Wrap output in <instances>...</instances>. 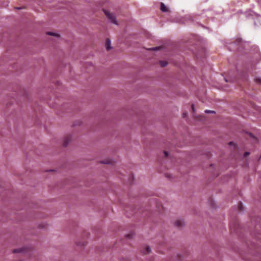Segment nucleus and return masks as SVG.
<instances>
[{
  "label": "nucleus",
  "instance_id": "nucleus-6",
  "mask_svg": "<svg viewBox=\"0 0 261 261\" xmlns=\"http://www.w3.org/2000/svg\"><path fill=\"white\" fill-rule=\"evenodd\" d=\"M247 15L252 16V17L258 16V15L256 13H255L254 12H253L252 11H250L248 12L247 13Z\"/></svg>",
  "mask_w": 261,
  "mask_h": 261
},
{
  "label": "nucleus",
  "instance_id": "nucleus-5",
  "mask_svg": "<svg viewBox=\"0 0 261 261\" xmlns=\"http://www.w3.org/2000/svg\"><path fill=\"white\" fill-rule=\"evenodd\" d=\"M161 10L162 12H166L167 11V9L165 6V5L162 3L161 4Z\"/></svg>",
  "mask_w": 261,
  "mask_h": 261
},
{
  "label": "nucleus",
  "instance_id": "nucleus-18",
  "mask_svg": "<svg viewBox=\"0 0 261 261\" xmlns=\"http://www.w3.org/2000/svg\"><path fill=\"white\" fill-rule=\"evenodd\" d=\"M240 208L241 210L242 208V205L240 206Z\"/></svg>",
  "mask_w": 261,
  "mask_h": 261
},
{
  "label": "nucleus",
  "instance_id": "nucleus-11",
  "mask_svg": "<svg viewBox=\"0 0 261 261\" xmlns=\"http://www.w3.org/2000/svg\"><path fill=\"white\" fill-rule=\"evenodd\" d=\"M47 34L50 36H56V33L53 32H47Z\"/></svg>",
  "mask_w": 261,
  "mask_h": 261
},
{
  "label": "nucleus",
  "instance_id": "nucleus-4",
  "mask_svg": "<svg viewBox=\"0 0 261 261\" xmlns=\"http://www.w3.org/2000/svg\"><path fill=\"white\" fill-rule=\"evenodd\" d=\"M106 47H107V50H109L110 49L112 48V47L111 46V40L109 39H107Z\"/></svg>",
  "mask_w": 261,
  "mask_h": 261
},
{
  "label": "nucleus",
  "instance_id": "nucleus-13",
  "mask_svg": "<svg viewBox=\"0 0 261 261\" xmlns=\"http://www.w3.org/2000/svg\"><path fill=\"white\" fill-rule=\"evenodd\" d=\"M101 163L108 164H110V163L109 161H102V162H101Z\"/></svg>",
  "mask_w": 261,
  "mask_h": 261
},
{
  "label": "nucleus",
  "instance_id": "nucleus-15",
  "mask_svg": "<svg viewBox=\"0 0 261 261\" xmlns=\"http://www.w3.org/2000/svg\"><path fill=\"white\" fill-rule=\"evenodd\" d=\"M164 154L166 156H167L168 155V152L167 151H165Z\"/></svg>",
  "mask_w": 261,
  "mask_h": 261
},
{
  "label": "nucleus",
  "instance_id": "nucleus-17",
  "mask_svg": "<svg viewBox=\"0 0 261 261\" xmlns=\"http://www.w3.org/2000/svg\"><path fill=\"white\" fill-rule=\"evenodd\" d=\"M187 115V113H184L183 114V117H186Z\"/></svg>",
  "mask_w": 261,
  "mask_h": 261
},
{
  "label": "nucleus",
  "instance_id": "nucleus-8",
  "mask_svg": "<svg viewBox=\"0 0 261 261\" xmlns=\"http://www.w3.org/2000/svg\"><path fill=\"white\" fill-rule=\"evenodd\" d=\"M151 252V249L149 247H147L146 249L144 251V254H147Z\"/></svg>",
  "mask_w": 261,
  "mask_h": 261
},
{
  "label": "nucleus",
  "instance_id": "nucleus-9",
  "mask_svg": "<svg viewBox=\"0 0 261 261\" xmlns=\"http://www.w3.org/2000/svg\"><path fill=\"white\" fill-rule=\"evenodd\" d=\"M160 64H161L162 67H165L167 65L168 63L166 61H161L160 62Z\"/></svg>",
  "mask_w": 261,
  "mask_h": 261
},
{
  "label": "nucleus",
  "instance_id": "nucleus-7",
  "mask_svg": "<svg viewBox=\"0 0 261 261\" xmlns=\"http://www.w3.org/2000/svg\"><path fill=\"white\" fill-rule=\"evenodd\" d=\"M23 249L22 248H19V249H15L13 250L14 253H20L23 252Z\"/></svg>",
  "mask_w": 261,
  "mask_h": 261
},
{
  "label": "nucleus",
  "instance_id": "nucleus-10",
  "mask_svg": "<svg viewBox=\"0 0 261 261\" xmlns=\"http://www.w3.org/2000/svg\"><path fill=\"white\" fill-rule=\"evenodd\" d=\"M204 112L205 113H212V114L215 113V112L214 111H211V110H205Z\"/></svg>",
  "mask_w": 261,
  "mask_h": 261
},
{
  "label": "nucleus",
  "instance_id": "nucleus-1",
  "mask_svg": "<svg viewBox=\"0 0 261 261\" xmlns=\"http://www.w3.org/2000/svg\"><path fill=\"white\" fill-rule=\"evenodd\" d=\"M105 13L111 22L116 25H118V22L116 19L115 16L113 15V14L106 11H105Z\"/></svg>",
  "mask_w": 261,
  "mask_h": 261
},
{
  "label": "nucleus",
  "instance_id": "nucleus-14",
  "mask_svg": "<svg viewBox=\"0 0 261 261\" xmlns=\"http://www.w3.org/2000/svg\"><path fill=\"white\" fill-rule=\"evenodd\" d=\"M149 50H157L158 49V47H155V48H151L149 49Z\"/></svg>",
  "mask_w": 261,
  "mask_h": 261
},
{
  "label": "nucleus",
  "instance_id": "nucleus-16",
  "mask_svg": "<svg viewBox=\"0 0 261 261\" xmlns=\"http://www.w3.org/2000/svg\"><path fill=\"white\" fill-rule=\"evenodd\" d=\"M249 154V152H246L245 153V156H247V155H248Z\"/></svg>",
  "mask_w": 261,
  "mask_h": 261
},
{
  "label": "nucleus",
  "instance_id": "nucleus-2",
  "mask_svg": "<svg viewBox=\"0 0 261 261\" xmlns=\"http://www.w3.org/2000/svg\"><path fill=\"white\" fill-rule=\"evenodd\" d=\"M174 225L177 228H180L184 226L185 223L184 221L181 219H178L175 221Z\"/></svg>",
  "mask_w": 261,
  "mask_h": 261
},
{
  "label": "nucleus",
  "instance_id": "nucleus-12",
  "mask_svg": "<svg viewBox=\"0 0 261 261\" xmlns=\"http://www.w3.org/2000/svg\"><path fill=\"white\" fill-rule=\"evenodd\" d=\"M191 108H192V110L193 112H195V107H194V104H192V106H191Z\"/></svg>",
  "mask_w": 261,
  "mask_h": 261
},
{
  "label": "nucleus",
  "instance_id": "nucleus-3",
  "mask_svg": "<svg viewBox=\"0 0 261 261\" xmlns=\"http://www.w3.org/2000/svg\"><path fill=\"white\" fill-rule=\"evenodd\" d=\"M71 139L72 137L70 136L65 137L64 140V146H66L71 141Z\"/></svg>",
  "mask_w": 261,
  "mask_h": 261
}]
</instances>
